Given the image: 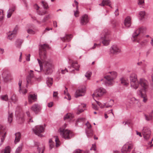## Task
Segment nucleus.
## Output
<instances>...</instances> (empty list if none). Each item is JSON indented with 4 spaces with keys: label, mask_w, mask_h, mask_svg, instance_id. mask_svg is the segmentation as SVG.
<instances>
[{
    "label": "nucleus",
    "mask_w": 153,
    "mask_h": 153,
    "mask_svg": "<svg viewBox=\"0 0 153 153\" xmlns=\"http://www.w3.org/2000/svg\"><path fill=\"white\" fill-rule=\"evenodd\" d=\"M49 47L48 45H41L39 50V55L41 61L38 59H37L40 66V70L42 69V63L45 64V72L46 74H51L53 67L51 62L50 61H46V50Z\"/></svg>",
    "instance_id": "nucleus-1"
},
{
    "label": "nucleus",
    "mask_w": 153,
    "mask_h": 153,
    "mask_svg": "<svg viewBox=\"0 0 153 153\" xmlns=\"http://www.w3.org/2000/svg\"><path fill=\"white\" fill-rule=\"evenodd\" d=\"M130 80L131 87L134 89H137L139 84L145 90L148 87V81L143 78H141L139 81L138 80L136 74L134 73L131 74L130 76Z\"/></svg>",
    "instance_id": "nucleus-2"
},
{
    "label": "nucleus",
    "mask_w": 153,
    "mask_h": 153,
    "mask_svg": "<svg viewBox=\"0 0 153 153\" xmlns=\"http://www.w3.org/2000/svg\"><path fill=\"white\" fill-rule=\"evenodd\" d=\"M143 28L141 27L135 31L133 34L132 39L133 41H137L138 42L142 45H144L146 43L148 42L149 41L146 39L143 41H140V37H143L142 33L143 32Z\"/></svg>",
    "instance_id": "nucleus-3"
},
{
    "label": "nucleus",
    "mask_w": 153,
    "mask_h": 153,
    "mask_svg": "<svg viewBox=\"0 0 153 153\" xmlns=\"http://www.w3.org/2000/svg\"><path fill=\"white\" fill-rule=\"evenodd\" d=\"M66 126L67 125L66 123H65L60 128L59 131L62 137L65 139H68L71 138L73 136V134L70 130L68 129H65Z\"/></svg>",
    "instance_id": "nucleus-4"
},
{
    "label": "nucleus",
    "mask_w": 153,
    "mask_h": 153,
    "mask_svg": "<svg viewBox=\"0 0 153 153\" xmlns=\"http://www.w3.org/2000/svg\"><path fill=\"white\" fill-rule=\"evenodd\" d=\"M33 71L32 70H30L29 74L27 78V83L26 85V88H27L28 84H32L35 83V81H39L40 79V78H36L34 77L33 74Z\"/></svg>",
    "instance_id": "nucleus-5"
},
{
    "label": "nucleus",
    "mask_w": 153,
    "mask_h": 153,
    "mask_svg": "<svg viewBox=\"0 0 153 153\" xmlns=\"http://www.w3.org/2000/svg\"><path fill=\"white\" fill-rule=\"evenodd\" d=\"M117 76V73L115 71L110 72L109 74L105 76V79L107 81L106 83L109 85H112L113 84V80Z\"/></svg>",
    "instance_id": "nucleus-6"
},
{
    "label": "nucleus",
    "mask_w": 153,
    "mask_h": 153,
    "mask_svg": "<svg viewBox=\"0 0 153 153\" xmlns=\"http://www.w3.org/2000/svg\"><path fill=\"white\" fill-rule=\"evenodd\" d=\"M134 144L131 142H128L126 143L123 146L121 152L123 153H129L131 149L133 148Z\"/></svg>",
    "instance_id": "nucleus-7"
},
{
    "label": "nucleus",
    "mask_w": 153,
    "mask_h": 153,
    "mask_svg": "<svg viewBox=\"0 0 153 153\" xmlns=\"http://www.w3.org/2000/svg\"><path fill=\"white\" fill-rule=\"evenodd\" d=\"M102 42L104 46H107L109 44L110 41V36L108 32H106L101 37Z\"/></svg>",
    "instance_id": "nucleus-8"
},
{
    "label": "nucleus",
    "mask_w": 153,
    "mask_h": 153,
    "mask_svg": "<svg viewBox=\"0 0 153 153\" xmlns=\"http://www.w3.org/2000/svg\"><path fill=\"white\" fill-rule=\"evenodd\" d=\"M110 53L111 54L117 55L121 52L120 48L116 44L113 45L109 49Z\"/></svg>",
    "instance_id": "nucleus-9"
},
{
    "label": "nucleus",
    "mask_w": 153,
    "mask_h": 153,
    "mask_svg": "<svg viewBox=\"0 0 153 153\" xmlns=\"http://www.w3.org/2000/svg\"><path fill=\"white\" fill-rule=\"evenodd\" d=\"M106 92L105 89L101 87L96 90L93 95V97H100L105 94Z\"/></svg>",
    "instance_id": "nucleus-10"
},
{
    "label": "nucleus",
    "mask_w": 153,
    "mask_h": 153,
    "mask_svg": "<svg viewBox=\"0 0 153 153\" xmlns=\"http://www.w3.org/2000/svg\"><path fill=\"white\" fill-rule=\"evenodd\" d=\"M142 133L144 138L148 140L150 137L151 132L149 128L145 127L143 128Z\"/></svg>",
    "instance_id": "nucleus-11"
},
{
    "label": "nucleus",
    "mask_w": 153,
    "mask_h": 153,
    "mask_svg": "<svg viewBox=\"0 0 153 153\" xmlns=\"http://www.w3.org/2000/svg\"><path fill=\"white\" fill-rule=\"evenodd\" d=\"M44 128L42 126H36L35 128L33 129V131L34 133L38 136L41 137L42 135L41 133L44 131Z\"/></svg>",
    "instance_id": "nucleus-12"
},
{
    "label": "nucleus",
    "mask_w": 153,
    "mask_h": 153,
    "mask_svg": "<svg viewBox=\"0 0 153 153\" xmlns=\"http://www.w3.org/2000/svg\"><path fill=\"white\" fill-rule=\"evenodd\" d=\"M85 125L87 127L85 129V133L87 136L88 138L91 137L93 135V130L91 128V125L88 121L86 123Z\"/></svg>",
    "instance_id": "nucleus-13"
},
{
    "label": "nucleus",
    "mask_w": 153,
    "mask_h": 153,
    "mask_svg": "<svg viewBox=\"0 0 153 153\" xmlns=\"http://www.w3.org/2000/svg\"><path fill=\"white\" fill-rule=\"evenodd\" d=\"M85 91L86 88L85 86L79 88L76 91L75 93V97H77L84 95Z\"/></svg>",
    "instance_id": "nucleus-14"
},
{
    "label": "nucleus",
    "mask_w": 153,
    "mask_h": 153,
    "mask_svg": "<svg viewBox=\"0 0 153 153\" xmlns=\"http://www.w3.org/2000/svg\"><path fill=\"white\" fill-rule=\"evenodd\" d=\"M85 91L86 88L85 86L79 88L76 91L75 93V97H77L84 95Z\"/></svg>",
    "instance_id": "nucleus-15"
},
{
    "label": "nucleus",
    "mask_w": 153,
    "mask_h": 153,
    "mask_svg": "<svg viewBox=\"0 0 153 153\" xmlns=\"http://www.w3.org/2000/svg\"><path fill=\"white\" fill-rule=\"evenodd\" d=\"M4 130L5 129L3 128V127L2 126L0 125V136H2V137L1 138L0 146H1L2 145L6 137V132H4Z\"/></svg>",
    "instance_id": "nucleus-16"
},
{
    "label": "nucleus",
    "mask_w": 153,
    "mask_h": 153,
    "mask_svg": "<svg viewBox=\"0 0 153 153\" xmlns=\"http://www.w3.org/2000/svg\"><path fill=\"white\" fill-rule=\"evenodd\" d=\"M36 147H37V151L39 153H43L45 149L44 145L38 142H36L34 143Z\"/></svg>",
    "instance_id": "nucleus-17"
},
{
    "label": "nucleus",
    "mask_w": 153,
    "mask_h": 153,
    "mask_svg": "<svg viewBox=\"0 0 153 153\" xmlns=\"http://www.w3.org/2000/svg\"><path fill=\"white\" fill-rule=\"evenodd\" d=\"M142 90H140L137 91L138 94L140 96L141 98L143 99L142 101L144 102H146L147 100L148 99L147 96L145 93H143L142 92Z\"/></svg>",
    "instance_id": "nucleus-18"
},
{
    "label": "nucleus",
    "mask_w": 153,
    "mask_h": 153,
    "mask_svg": "<svg viewBox=\"0 0 153 153\" xmlns=\"http://www.w3.org/2000/svg\"><path fill=\"white\" fill-rule=\"evenodd\" d=\"M80 66L78 64L77 62H73L71 65L70 67H68V68L71 69V68H73V69L70 70L69 71L71 72L73 71L74 70L79 71Z\"/></svg>",
    "instance_id": "nucleus-19"
},
{
    "label": "nucleus",
    "mask_w": 153,
    "mask_h": 153,
    "mask_svg": "<svg viewBox=\"0 0 153 153\" xmlns=\"http://www.w3.org/2000/svg\"><path fill=\"white\" fill-rule=\"evenodd\" d=\"M22 81L20 80L18 83L19 85V91L20 94L25 95L27 93V90L25 88L23 87L22 88Z\"/></svg>",
    "instance_id": "nucleus-20"
},
{
    "label": "nucleus",
    "mask_w": 153,
    "mask_h": 153,
    "mask_svg": "<svg viewBox=\"0 0 153 153\" xmlns=\"http://www.w3.org/2000/svg\"><path fill=\"white\" fill-rule=\"evenodd\" d=\"M18 29V27L16 26L12 32H9L8 34L7 38L10 40L12 39L16 33Z\"/></svg>",
    "instance_id": "nucleus-21"
},
{
    "label": "nucleus",
    "mask_w": 153,
    "mask_h": 153,
    "mask_svg": "<svg viewBox=\"0 0 153 153\" xmlns=\"http://www.w3.org/2000/svg\"><path fill=\"white\" fill-rule=\"evenodd\" d=\"M89 22L88 16L85 14L83 15L80 19V23L82 25H85Z\"/></svg>",
    "instance_id": "nucleus-22"
},
{
    "label": "nucleus",
    "mask_w": 153,
    "mask_h": 153,
    "mask_svg": "<svg viewBox=\"0 0 153 153\" xmlns=\"http://www.w3.org/2000/svg\"><path fill=\"white\" fill-rule=\"evenodd\" d=\"M31 109L35 113H37L41 110V108L40 105L38 104H35L32 106Z\"/></svg>",
    "instance_id": "nucleus-23"
},
{
    "label": "nucleus",
    "mask_w": 153,
    "mask_h": 153,
    "mask_svg": "<svg viewBox=\"0 0 153 153\" xmlns=\"http://www.w3.org/2000/svg\"><path fill=\"white\" fill-rule=\"evenodd\" d=\"M37 95L35 94H29L28 97L29 103L31 104L33 102L36 101L37 100Z\"/></svg>",
    "instance_id": "nucleus-24"
},
{
    "label": "nucleus",
    "mask_w": 153,
    "mask_h": 153,
    "mask_svg": "<svg viewBox=\"0 0 153 153\" xmlns=\"http://www.w3.org/2000/svg\"><path fill=\"white\" fill-rule=\"evenodd\" d=\"M72 38L71 34H66L65 36L63 37H60L61 39L64 42H68L70 41Z\"/></svg>",
    "instance_id": "nucleus-25"
},
{
    "label": "nucleus",
    "mask_w": 153,
    "mask_h": 153,
    "mask_svg": "<svg viewBox=\"0 0 153 153\" xmlns=\"http://www.w3.org/2000/svg\"><path fill=\"white\" fill-rule=\"evenodd\" d=\"M16 10V7L13 5L11 7L7 12V16L8 18L11 17L13 13Z\"/></svg>",
    "instance_id": "nucleus-26"
},
{
    "label": "nucleus",
    "mask_w": 153,
    "mask_h": 153,
    "mask_svg": "<svg viewBox=\"0 0 153 153\" xmlns=\"http://www.w3.org/2000/svg\"><path fill=\"white\" fill-rule=\"evenodd\" d=\"M131 24V19L129 16L126 18L124 22V24L126 27H129Z\"/></svg>",
    "instance_id": "nucleus-27"
},
{
    "label": "nucleus",
    "mask_w": 153,
    "mask_h": 153,
    "mask_svg": "<svg viewBox=\"0 0 153 153\" xmlns=\"http://www.w3.org/2000/svg\"><path fill=\"white\" fill-rule=\"evenodd\" d=\"M15 138L14 142L15 144L18 143L21 138V134L20 132H17L15 134Z\"/></svg>",
    "instance_id": "nucleus-28"
},
{
    "label": "nucleus",
    "mask_w": 153,
    "mask_h": 153,
    "mask_svg": "<svg viewBox=\"0 0 153 153\" xmlns=\"http://www.w3.org/2000/svg\"><path fill=\"white\" fill-rule=\"evenodd\" d=\"M99 5L102 6H104L105 5H108L111 7V2L109 0H103L102 1V3L100 4Z\"/></svg>",
    "instance_id": "nucleus-29"
},
{
    "label": "nucleus",
    "mask_w": 153,
    "mask_h": 153,
    "mask_svg": "<svg viewBox=\"0 0 153 153\" xmlns=\"http://www.w3.org/2000/svg\"><path fill=\"white\" fill-rule=\"evenodd\" d=\"M86 105L84 104H81L80 105L78 106V111L77 112V114H79L80 113L84 111V109L82 108H84L85 107Z\"/></svg>",
    "instance_id": "nucleus-30"
},
{
    "label": "nucleus",
    "mask_w": 153,
    "mask_h": 153,
    "mask_svg": "<svg viewBox=\"0 0 153 153\" xmlns=\"http://www.w3.org/2000/svg\"><path fill=\"white\" fill-rule=\"evenodd\" d=\"M120 81L121 83L123 85L127 86L129 84L128 80L125 78H121Z\"/></svg>",
    "instance_id": "nucleus-31"
},
{
    "label": "nucleus",
    "mask_w": 153,
    "mask_h": 153,
    "mask_svg": "<svg viewBox=\"0 0 153 153\" xmlns=\"http://www.w3.org/2000/svg\"><path fill=\"white\" fill-rule=\"evenodd\" d=\"M74 2L76 4V11H74V15L75 17H77L79 16L78 15L79 13V12L78 11V3L76 0H75Z\"/></svg>",
    "instance_id": "nucleus-32"
},
{
    "label": "nucleus",
    "mask_w": 153,
    "mask_h": 153,
    "mask_svg": "<svg viewBox=\"0 0 153 153\" xmlns=\"http://www.w3.org/2000/svg\"><path fill=\"white\" fill-rule=\"evenodd\" d=\"M53 82V78H49L48 77L46 79V83L49 87L52 85Z\"/></svg>",
    "instance_id": "nucleus-33"
},
{
    "label": "nucleus",
    "mask_w": 153,
    "mask_h": 153,
    "mask_svg": "<svg viewBox=\"0 0 153 153\" xmlns=\"http://www.w3.org/2000/svg\"><path fill=\"white\" fill-rule=\"evenodd\" d=\"M23 40L20 39H18L16 42L15 45L16 47L19 48L23 42Z\"/></svg>",
    "instance_id": "nucleus-34"
},
{
    "label": "nucleus",
    "mask_w": 153,
    "mask_h": 153,
    "mask_svg": "<svg viewBox=\"0 0 153 153\" xmlns=\"http://www.w3.org/2000/svg\"><path fill=\"white\" fill-rule=\"evenodd\" d=\"M2 76L4 79H7L10 76V75L8 74L7 71H5L2 73Z\"/></svg>",
    "instance_id": "nucleus-35"
},
{
    "label": "nucleus",
    "mask_w": 153,
    "mask_h": 153,
    "mask_svg": "<svg viewBox=\"0 0 153 153\" xmlns=\"http://www.w3.org/2000/svg\"><path fill=\"white\" fill-rule=\"evenodd\" d=\"M145 119L147 121H151L152 119V117L151 114H144Z\"/></svg>",
    "instance_id": "nucleus-36"
},
{
    "label": "nucleus",
    "mask_w": 153,
    "mask_h": 153,
    "mask_svg": "<svg viewBox=\"0 0 153 153\" xmlns=\"http://www.w3.org/2000/svg\"><path fill=\"white\" fill-rule=\"evenodd\" d=\"M74 117V115L70 114L68 113L66 114L64 117V118L65 120L68 119H71Z\"/></svg>",
    "instance_id": "nucleus-37"
},
{
    "label": "nucleus",
    "mask_w": 153,
    "mask_h": 153,
    "mask_svg": "<svg viewBox=\"0 0 153 153\" xmlns=\"http://www.w3.org/2000/svg\"><path fill=\"white\" fill-rule=\"evenodd\" d=\"M13 116V115L12 113L10 111H9L8 120V122L10 123H11L12 120Z\"/></svg>",
    "instance_id": "nucleus-38"
},
{
    "label": "nucleus",
    "mask_w": 153,
    "mask_h": 153,
    "mask_svg": "<svg viewBox=\"0 0 153 153\" xmlns=\"http://www.w3.org/2000/svg\"><path fill=\"white\" fill-rule=\"evenodd\" d=\"M114 100H111L108 103H105L106 105L105 107L108 108L111 107L114 104Z\"/></svg>",
    "instance_id": "nucleus-39"
},
{
    "label": "nucleus",
    "mask_w": 153,
    "mask_h": 153,
    "mask_svg": "<svg viewBox=\"0 0 153 153\" xmlns=\"http://www.w3.org/2000/svg\"><path fill=\"white\" fill-rule=\"evenodd\" d=\"M41 4L44 9H47L49 8L48 4L45 1H42L41 2Z\"/></svg>",
    "instance_id": "nucleus-40"
},
{
    "label": "nucleus",
    "mask_w": 153,
    "mask_h": 153,
    "mask_svg": "<svg viewBox=\"0 0 153 153\" xmlns=\"http://www.w3.org/2000/svg\"><path fill=\"white\" fill-rule=\"evenodd\" d=\"M23 147V144H20L17 148L15 153H20L22 151Z\"/></svg>",
    "instance_id": "nucleus-41"
},
{
    "label": "nucleus",
    "mask_w": 153,
    "mask_h": 153,
    "mask_svg": "<svg viewBox=\"0 0 153 153\" xmlns=\"http://www.w3.org/2000/svg\"><path fill=\"white\" fill-rule=\"evenodd\" d=\"M139 17L140 19H142L144 17L145 15V13L144 11H142L140 12L139 13Z\"/></svg>",
    "instance_id": "nucleus-42"
},
{
    "label": "nucleus",
    "mask_w": 153,
    "mask_h": 153,
    "mask_svg": "<svg viewBox=\"0 0 153 153\" xmlns=\"http://www.w3.org/2000/svg\"><path fill=\"white\" fill-rule=\"evenodd\" d=\"M49 145L50 146V149H51L54 146V143L53 142L51 139H50L49 140Z\"/></svg>",
    "instance_id": "nucleus-43"
},
{
    "label": "nucleus",
    "mask_w": 153,
    "mask_h": 153,
    "mask_svg": "<svg viewBox=\"0 0 153 153\" xmlns=\"http://www.w3.org/2000/svg\"><path fill=\"white\" fill-rule=\"evenodd\" d=\"M4 15L3 10H0V23L1 22L3 19Z\"/></svg>",
    "instance_id": "nucleus-44"
},
{
    "label": "nucleus",
    "mask_w": 153,
    "mask_h": 153,
    "mask_svg": "<svg viewBox=\"0 0 153 153\" xmlns=\"http://www.w3.org/2000/svg\"><path fill=\"white\" fill-rule=\"evenodd\" d=\"M1 99L3 101H7L8 100V98L7 95H3L0 96Z\"/></svg>",
    "instance_id": "nucleus-45"
},
{
    "label": "nucleus",
    "mask_w": 153,
    "mask_h": 153,
    "mask_svg": "<svg viewBox=\"0 0 153 153\" xmlns=\"http://www.w3.org/2000/svg\"><path fill=\"white\" fill-rule=\"evenodd\" d=\"M64 94L68 96V100H71V97L70 96L69 93H68L67 88L66 87H65V90L64 91Z\"/></svg>",
    "instance_id": "nucleus-46"
},
{
    "label": "nucleus",
    "mask_w": 153,
    "mask_h": 153,
    "mask_svg": "<svg viewBox=\"0 0 153 153\" xmlns=\"http://www.w3.org/2000/svg\"><path fill=\"white\" fill-rule=\"evenodd\" d=\"M55 141L56 142V147H58L60 146V142L59 140L58 137H55Z\"/></svg>",
    "instance_id": "nucleus-47"
},
{
    "label": "nucleus",
    "mask_w": 153,
    "mask_h": 153,
    "mask_svg": "<svg viewBox=\"0 0 153 153\" xmlns=\"http://www.w3.org/2000/svg\"><path fill=\"white\" fill-rule=\"evenodd\" d=\"M10 148L9 146H7L5 148L4 153H10Z\"/></svg>",
    "instance_id": "nucleus-48"
},
{
    "label": "nucleus",
    "mask_w": 153,
    "mask_h": 153,
    "mask_svg": "<svg viewBox=\"0 0 153 153\" xmlns=\"http://www.w3.org/2000/svg\"><path fill=\"white\" fill-rule=\"evenodd\" d=\"M92 74V73L90 71H88L86 73L85 76L89 79V78L91 76Z\"/></svg>",
    "instance_id": "nucleus-49"
},
{
    "label": "nucleus",
    "mask_w": 153,
    "mask_h": 153,
    "mask_svg": "<svg viewBox=\"0 0 153 153\" xmlns=\"http://www.w3.org/2000/svg\"><path fill=\"white\" fill-rule=\"evenodd\" d=\"M37 13L39 15H43L47 13V11L46 10H45L44 11H42L38 10V11H37Z\"/></svg>",
    "instance_id": "nucleus-50"
},
{
    "label": "nucleus",
    "mask_w": 153,
    "mask_h": 153,
    "mask_svg": "<svg viewBox=\"0 0 153 153\" xmlns=\"http://www.w3.org/2000/svg\"><path fill=\"white\" fill-rule=\"evenodd\" d=\"M50 16L49 14L45 16L42 21V22H45L47 21L48 19L50 18Z\"/></svg>",
    "instance_id": "nucleus-51"
},
{
    "label": "nucleus",
    "mask_w": 153,
    "mask_h": 153,
    "mask_svg": "<svg viewBox=\"0 0 153 153\" xmlns=\"http://www.w3.org/2000/svg\"><path fill=\"white\" fill-rule=\"evenodd\" d=\"M11 100L13 102L15 103L17 101V99L15 95H13L11 97Z\"/></svg>",
    "instance_id": "nucleus-52"
},
{
    "label": "nucleus",
    "mask_w": 153,
    "mask_h": 153,
    "mask_svg": "<svg viewBox=\"0 0 153 153\" xmlns=\"http://www.w3.org/2000/svg\"><path fill=\"white\" fill-rule=\"evenodd\" d=\"M97 102V104L99 105V106L101 108H103L105 107V106L106 105L105 103H104V104H102L101 102H99L97 101H96Z\"/></svg>",
    "instance_id": "nucleus-53"
},
{
    "label": "nucleus",
    "mask_w": 153,
    "mask_h": 153,
    "mask_svg": "<svg viewBox=\"0 0 153 153\" xmlns=\"http://www.w3.org/2000/svg\"><path fill=\"white\" fill-rule=\"evenodd\" d=\"M101 45V44L94 43V46L91 48V49H94L96 48H99Z\"/></svg>",
    "instance_id": "nucleus-54"
},
{
    "label": "nucleus",
    "mask_w": 153,
    "mask_h": 153,
    "mask_svg": "<svg viewBox=\"0 0 153 153\" xmlns=\"http://www.w3.org/2000/svg\"><path fill=\"white\" fill-rule=\"evenodd\" d=\"M27 33L30 34H34L35 33V31L31 29H29L27 30Z\"/></svg>",
    "instance_id": "nucleus-55"
},
{
    "label": "nucleus",
    "mask_w": 153,
    "mask_h": 153,
    "mask_svg": "<svg viewBox=\"0 0 153 153\" xmlns=\"http://www.w3.org/2000/svg\"><path fill=\"white\" fill-rule=\"evenodd\" d=\"M144 3V0H138V4L139 5H143Z\"/></svg>",
    "instance_id": "nucleus-56"
},
{
    "label": "nucleus",
    "mask_w": 153,
    "mask_h": 153,
    "mask_svg": "<svg viewBox=\"0 0 153 153\" xmlns=\"http://www.w3.org/2000/svg\"><path fill=\"white\" fill-rule=\"evenodd\" d=\"M16 114H17L19 113V111L20 110V108L19 106H17L16 107Z\"/></svg>",
    "instance_id": "nucleus-57"
},
{
    "label": "nucleus",
    "mask_w": 153,
    "mask_h": 153,
    "mask_svg": "<svg viewBox=\"0 0 153 153\" xmlns=\"http://www.w3.org/2000/svg\"><path fill=\"white\" fill-rule=\"evenodd\" d=\"M30 54H28L27 55H26V61H30Z\"/></svg>",
    "instance_id": "nucleus-58"
},
{
    "label": "nucleus",
    "mask_w": 153,
    "mask_h": 153,
    "mask_svg": "<svg viewBox=\"0 0 153 153\" xmlns=\"http://www.w3.org/2000/svg\"><path fill=\"white\" fill-rule=\"evenodd\" d=\"M82 151L79 149H77L75 150L73 153H82Z\"/></svg>",
    "instance_id": "nucleus-59"
},
{
    "label": "nucleus",
    "mask_w": 153,
    "mask_h": 153,
    "mask_svg": "<svg viewBox=\"0 0 153 153\" xmlns=\"http://www.w3.org/2000/svg\"><path fill=\"white\" fill-rule=\"evenodd\" d=\"M68 71L67 69L66 68H65V69L63 70L62 69L61 70V73L62 74H65L66 72H68Z\"/></svg>",
    "instance_id": "nucleus-60"
},
{
    "label": "nucleus",
    "mask_w": 153,
    "mask_h": 153,
    "mask_svg": "<svg viewBox=\"0 0 153 153\" xmlns=\"http://www.w3.org/2000/svg\"><path fill=\"white\" fill-rule=\"evenodd\" d=\"M92 108L95 110H97L98 109V107L95 105L93 104H92Z\"/></svg>",
    "instance_id": "nucleus-61"
},
{
    "label": "nucleus",
    "mask_w": 153,
    "mask_h": 153,
    "mask_svg": "<svg viewBox=\"0 0 153 153\" xmlns=\"http://www.w3.org/2000/svg\"><path fill=\"white\" fill-rule=\"evenodd\" d=\"M34 7L37 11L40 8L36 4L34 5Z\"/></svg>",
    "instance_id": "nucleus-62"
},
{
    "label": "nucleus",
    "mask_w": 153,
    "mask_h": 153,
    "mask_svg": "<svg viewBox=\"0 0 153 153\" xmlns=\"http://www.w3.org/2000/svg\"><path fill=\"white\" fill-rule=\"evenodd\" d=\"M112 23L113 25V27H115L117 25V22L115 21L113 22Z\"/></svg>",
    "instance_id": "nucleus-63"
},
{
    "label": "nucleus",
    "mask_w": 153,
    "mask_h": 153,
    "mask_svg": "<svg viewBox=\"0 0 153 153\" xmlns=\"http://www.w3.org/2000/svg\"><path fill=\"white\" fill-rule=\"evenodd\" d=\"M115 15L116 16H118L119 15L118 9H117L114 12Z\"/></svg>",
    "instance_id": "nucleus-64"
}]
</instances>
